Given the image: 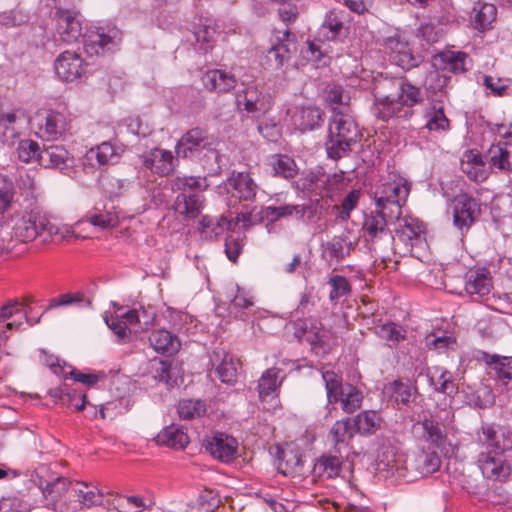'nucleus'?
<instances>
[{
    "instance_id": "nucleus-41",
    "label": "nucleus",
    "mask_w": 512,
    "mask_h": 512,
    "mask_svg": "<svg viewBox=\"0 0 512 512\" xmlns=\"http://www.w3.org/2000/svg\"><path fill=\"white\" fill-rule=\"evenodd\" d=\"M69 160L68 151L62 146L44 148L39 154V164L44 167L63 169Z\"/></svg>"
},
{
    "instance_id": "nucleus-6",
    "label": "nucleus",
    "mask_w": 512,
    "mask_h": 512,
    "mask_svg": "<svg viewBox=\"0 0 512 512\" xmlns=\"http://www.w3.org/2000/svg\"><path fill=\"white\" fill-rule=\"evenodd\" d=\"M478 443L482 451L502 455L512 452V429L506 426L483 425Z\"/></svg>"
},
{
    "instance_id": "nucleus-7",
    "label": "nucleus",
    "mask_w": 512,
    "mask_h": 512,
    "mask_svg": "<svg viewBox=\"0 0 512 512\" xmlns=\"http://www.w3.org/2000/svg\"><path fill=\"white\" fill-rule=\"evenodd\" d=\"M453 223L460 230H468L481 213L479 202L468 195L460 193L452 201Z\"/></svg>"
},
{
    "instance_id": "nucleus-30",
    "label": "nucleus",
    "mask_w": 512,
    "mask_h": 512,
    "mask_svg": "<svg viewBox=\"0 0 512 512\" xmlns=\"http://www.w3.org/2000/svg\"><path fill=\"white\" fill-rule=\"evenodd\" d=\"M120 155L110 142H102L96 147H92L85 154V160L92 166H105L114 164L118 161Z\"/></svg>"
},
{
    "instance_id": "nucleus-43",
    "label": "nucleus",
    "mask_w": 512,
    "mask_h": 512,
    "mask_svg": "<svg viewBox=\"0 0 512 512\" xmlns=\"http://www.w3.org/2000/svg\"><path fill=\"white\" fill-rule=\"evenodd\" d=\"M354 429L364 435L374 434L381 426L382 418L378 412L367 410L352 419Z\"/></svg>"
},
{
    "instance_id": "nucleus-49",
    "label": "nucleus",
    "mask_w": 512,
    "mask_h": 512,
    "mask_svg": "<svg viewBox=\"0 0 512 512\" xmlns=\"http://www.w3.org/2000/svg\"><path fill=\"white\" fill-rule=\"evenodd\" d=\"M306 207L303 205H281V206H267L264 208L263 213L266 219L275 222L281 218L291 217L296 214L299 218H303Z\"/></svg>"
},
{
    "instance_id": "nucleus-2",
    "label": "nucleus",
    "mask_w": 512,
    "mask_h": 512,
    "mask_svg": "<svg viewBox=\"0 0 512 512\" xmlns=\"http://www.w3.org/2000/svg\"><path fill=\"white\" fill-rule=\"evenodd\" d=\"M325 143L327 154L332 159H340L351 151V146L358 141V126L347 111L334 108Z\"/></svg>"
},
{
    "instance_id": "nucleus-29",
    "label": "nucleus",
    "mask_w": 512,
    "mask_h": 512,
    "mask_svg": "<svg viewBox=\"0 0 512 512\" xmlns=\"http://www.w3.org/2000/svg\"><path fill=\"white\" fill-rule=\"evenodd\" d=\"M323 122V112L317 107H299L292 115L293 125L305 132L313 130Z\"/></svg>"
},
{
    "instance_id": "nucleus-55",
    "label": "nucleus",
    "mask_w": 512,
    "mask_h": 512,
    "mask_svg": "<svg viewBox=\"0 0 512 512\" xmlns=\"http://www.w3.org/2000/svg\"><path fill=\"white\" fill-rule=\"evenodd\" d=\"M274 175L285 179L293 178L298 173L295 161L287 155H278L272 161Z\"/></svg>"
},
{
    "instance_id": "nucleus-57",
    "label": "nucleus",
    "mask_w": 512,
    "mask_h": 512,
    "mask_svg": "<svg viewBox=\"0 0 512 512\" xmlns=\"http://www.w3.org/2000/svg\"><path fill=\"white\" fill-rule=\"evenodd\" d=\"M426 128L430 131H445L449 128V120L442 106H432L426 112Z\"/></svg>"
},
{
    "instance_id": "nucleus-48",
    "label": "nucleus",
    "mask_w": 512,
    "mask_h": 512,
    "mask_svg": "<svg viewBox=\"0 0 512 512\" xmlns=\"http://www.w3.org/2000/svg\"><path fill=\"white\" fill-rule=\"evenodd\" d=\"M473 26L475 29L485 31L491 28L495 21L497 9L493 4L484 3L473 9Z\"/></svg>"
},
{
    "instance_id": "nucleus-63",
    "label": "nucleus",
    "mask_w": 512,
    "mask_h": 512,
    "mask_svg": "<svg viewBox=\"0 0 512 512\" xmlns=\"http://www.w3.org/2000/svg\"><path fill=\"white\" fill-rule=\"evenodd\" d=\"M216 30L211 24H203L200 28L194 32V37L197 43L201 44L200 49L206 52L211 48V44L214 42Z\"/></svg>"
},
{
    "instance_id": "nucleus-28",
    "label": "nucleus",
    "mask_w": 512,
    "mask_h": 512,
    "mask_svg": "<svg viewBox=\"0 0 512 512\" xmlns=\"http://www.w3.org/2000/svg\"><path fill=\"white\" fill-rule=\"evenodd\" d=\"M344 454L334 453L333 450L322 455L314 464L313 475L326 479L337 477L342 469Z\"/></svg>"
},
{
    "instance_id": "nucleus-25",
    "label": "nucleus",
    "mask_w": 512,
    "mask_h": 512,
    "mask_svg": "<svg viewBox=\"0 0 512 512\" xmlns=\"http://www.w3.org/2000/svg\"><path fill=\"white\" fill-rule=\"evenodd\" d=\"M83 222L90 223L102 230L112 229L119 225V215L114 207L106 208L105 206H94L85 214L78 225Z\"/></svg>"
},
{
    "instance_id": "nucleus-11",
    "label": "nucleus",
    "mask_w": 512,
    "mask_h": 512,
    "mask_svg": "<svg viewBox=\"0 0 512 512\" xmlns=\"http://www.w3.org/2000/svg\"><path fill=\"white\" fill-rule=\"evenodd\" d=\"M211 145V137L207 130L195 127L182 135L175 147V152L178 157L190 158L208 149Z\"/></svg>"
},
{
    "instance_id": "nucleus-26",
    "label": "nucleus",
    "mask_w": 512,
    "mask_h": 512,
    "mask_svg": "<svg viewBox=\"0 0 512 512\" xmlns=\"http://www.w3.org/2000/svg\"><path fill=\"white\" fill-rule=\"evenodd\" d=\"M485 361L489 365L491 374L505 387L512 390V357H500L498 355L485 354Z\"/></svg>"
},
{
    "instance_id": "nucleus-51",
    "label": "nucleus",
    "mask_w": 512,
    "mask_h": 512,
    "mask_svg": "<svg viewBox=\"0 0 512 512\" xmlns=\"http://www.w3.org/2000/svg\"><path fill=\"white\" fill-rule=\"evenodd\" d=\"M322 378L325 382L328 402L331 404L337 403L345 389V385L342 384V377L334 371H325L322 373Z\"/></svg>"
},
{
    "instance_id": "nucleus-64",
    "label": "nucleus",
    "mask_w": 512,
    "mask_h": 512,
    "mask_svg": "<svg viewBox=\"0 0 512 512\" xmlns=\"http://www.w3.org/2000/svg\"><path fill=\"white\" fill-rule=\"evenodd\" d=\"M29 505L22 499L14 496L0 499V512H28Z\"/></svg>"
},
{
    "instance_id": "nucleus-61",
    "label": "nucleus",
    "mask_w": 512,
    "mask_h": 512,
    "mask_svg": "<svg viewBox=\"0 0 512 512\" xmlns=\"http://www.w3.org/2000/svg\"><path fill=\"white\" fill-rule=\"evenodd\" d=\"M41 151L38 143L29 139L20 141L17 148L18 158L26 163L34 159L39 162V154Z\"/></svg>"
},
{
    "instance_id": "nucleus-15",
    "label": "nucleus",
    "mask_w": 512,
    "mask_h": 512,
    "mask_svg": "<svg viewBox=\"0 0 512 512\" xmlns=\"http://www.w3.org/2000/svg\"><path fill=\"white\" fill-rule=\"evenodd\" d=\"M28 121V115L23 109L0 114V138L3 143L12 145L20 136L23 124Z\"/></svg>"
},
{
    "instance_id": "nucleus-18",
    "label": "nucleus",
    "mask_w": 512,
    "mask_h": 512,
    "mask_svg": "<svg viewBox=\"0 0 512 512\" xmlns=\"http://www.w3.org/2000/svg\"><path fill=\"white\" fill-rule=\"evenodd\" d=\"M211 363L223 383L233 384L237 380V362L234 357L224 349H215L211 356Z\"/></svg>"
},
{
    "instance_id": "nucleus-47",
    "label": "nucleus",
    "mask_w": 512,
    "mask_h": 512,
    "mask_svg": "<svg viewBox=\"0 0 512 512\" xmlns=\"http://www.w3.org/2000/svg\"><path fill=\"white\" fill-rule=\"evenodd\" d=\"M171 188L182 193L191 192V194H197V192L206 190L208 183L205 177L177 176L172 179Z\"/></svg>"
},
{
    "instance_id": "nucleus-60",
    "label": "nucleus",
    "mask_w": 512,
    "mask_h": 512,
    "mask_svg": "<svg viewBox=\"0 0 512 512\" xmlns=\"http://www.w3.org/2000/svg\"><path fill=\"white\" fill-rule=\"evenodd\" d=\"M78 488L75 490L77 496L80 500V503L87 508H90L94 505H99L103 499V493L99 490L92 489L88 490V485L86 483H78Z\"/></svg>"
},
{
    "instance_id": "nucleus-33",
    "label": "nucleus",
    "mask_w": 512,
    "mask_h": 512,
    "mask_svg": "<svg viewBox=\"0 0 512 512\" xmlns=\"http://www.w3.org/2000/svg\"><path fill=\"white\" fill-rule=\"evenodd\" d=\"M281 370L276 367L267 369L258 381V396L260 401H265L269 396L275 399L278 395V390L283 381V377L279 378Z\"/></svg>"
},
{
    "instance_id": "nucleus-23",
    "label": "nucleus",
    "mask_w": 512,
    "mask_h": 512,
    "mask_svg": "<svg viewBox=\"0 0 512 512\" xmlns=\"http://www.w3.org/2000/svg\"><path fill=\"white\" fill-rule=\"evenodd\" d=\"M226 185L231 195L239 200H252L256 195L257 184L248 173H233L227 179Z\"/></svg>"
},
{
    "instance_id": "nucleus-22",
    "label": "nucleus",
    "mask_w": 512,
    "mask_h": 512,
    "mask_svg": "<svg viewBox=\"0 0 512 512\" xmlns=\"http://www.w3.org/2000/svg\"><path fill=\"white\" fill-rule=\"evenodd\" d=\"M69 486L70 481L64 477H58L52 482H48L42 490L46 505L56 512H68V507L61 501V498L68 491Z\"/></svg>"
},
{
    "instance_id": "nucleus-12",
    "label": "nucleus",
    "mask_w": 512,
    "mask_h": 512,
    "mask_svg": "<svg viewBox=\"0 0 512 512\" xmlns=\"http://www.w3.org/2000/svg\"><path fill=\"white\" fill-rule=\"evenodd\" d=\"M384 48L391 60L404 70H410L419 64V59L414 56L408 41L399 34L387 37Z\"/></svg>"
},
{
    "instance_id": "nucleus-59",
    "label": "nucleus",
    "mask_w": 512,
    "mask_h": 512,
    "mask_svg": "<svg viewBox=\"0 0 512 512\" xmlns=\"http://www.w3.org/2000/svg\"><path fill=\"white\" fill-rule=\"evenodd\" d=\"M73 304H83L87 307H91L92 300L90 298L85 297V295L81 292L66 293L60 295L59 297L51 299L49 302V308L68 306Z\"/></svg>"
},
{
    "instance_id": "nucleus-27",
    "label": "nucleus",
    "mask_w": 512,
    "mask_h": 512,
    "mask_svg": "<svg viewBox=\"0 0 512 512\" xmlns=\"http://www.w3.org/2000/svg\"><path fill=\"white\" fill-rule=\"evenodd\" d=\"M119 36L117 30H111L105 33L100 30L89 31L84 35V47L88 53L100 54L105 50H110L116 43Z\"/></svg>"
},
{
    "instance_id": "nucleus-35",
    "label": "nucleus",
    "mask_w": 512,
    "mask_h": 512,
    "mask_svg": "<svg viewBox=\"0 0 512 512\" xmlns=\"http://www.w3.org/2000/svg\"><path fill=\"white\" fill-rule=\"evenodd\" d=\"M203 199L198 194L180 193L174 202V210L184 218L194 219L200 214Z\"/></svg>"
},
{
    "instance_id": "nucleus-56",
    "label": "nucleus",
    "mask_w": 512,
    "mask_h": 512,
    "mask_svg": "<svg viewBox=\"0 0 512 512\" xmlns=\"http://www.w3.org/2000/svg\"><path fill=\"white\" fill-rule=\"evenodd\" d=\"M153 502L145 503L144 499L137 495L120 496L115 509L118 512H142L145 509H150Z\"/></svg>"
},
{
    "instance_id": "nucleus-62",
    "label": "nucleus",
    "mask_w": 512,
    "mask_h": 512,
    "mask_svg": "<svg viewBox=\"0 0 512 512\" xmlns=\"http://www.w3.org/2000/svg\"><path fill=\"white\" fill-rule=\"evenodd\" d=\"M328 283L332 287L329 294V299L331 301H336L340 297L348 295L351 291L350 283L344 276L334 275L329 279Z\"/></svg>"
},
{
    "instance_id": "nucleus-21",
    "label": "nucleus",
    "mask_w": 512,
    "mask_h": 512,
    "mask_svg": "<svg viewBox=\"0 0 512 512\" xmlns=\"http://www.w3.org/2000/svg\"><path fill=\"white\" fill-rule=\"evenodd\" d=\"M352 243L341 236H334L322 243L321 257L329 266L338 265L350 255Z\"/></svg>"
},
{
    "instance_id": "nucleus-20",
    "label": "nucleus",
    "mask_w": 512,
    "mask_h": 512,
    "mask_svg": "<svg viewBox=\"0 0 512 512\" xmlns=\"http://www.w3.org/2000/svg\"><path fill=\"white\" fill-rule=\"evenodd\" d=\"M38 118L40 120L38 124L39 133L41 137L48 140L57 139L67 128L66 118L62 113L49 110L39 114Z\"/></svg>"
},
{
    "instance_id": "nucleus-24",
    "label": "nucleus",
    "mask_w": 512,
    "mask_h": 512,
    "mask_svg": "<svg viewBox=\"0 0 512 512\" xmlns=\"http://www.w3.org/2000/svg\"><path fill=\"white\" fill-rule=\"evenodd\" d=\"M204 87L215 93H227L237 85L235 76L220 69L208 70L202 77Z\"/></svg>"
},
{
    "instance_id": "nucleus-5",
    "label": "nucleus",
    "mask_w": 512,
    "mask_h": 512,
    "mask_svg": "<svg viewBox=\"0 0 512 512\" xmlns=\"http://www.w3.org/2000/svg\"><path fill=\"white\" fill-rule=\"evenodd\" d=\"M397 221H400V219H390L379 208L377 211H372L365 215L362 231L365 241L370 245V249L376 250L380 241L390 242L393 239L388 225Z\"/></svg>"
},
{
    "instance_id": "nucleus-16",
    "label": "nucleus",
    "mask_w": 512,
    "mask_h": 512,
    "mask_svg": "<svg viewBox=\"0 0 512 512\" xmlns=\"http://www.w3.org/2000/svg\"><path fill=\"white\" fill-rule=\"evenodd\" d=\"M356 433L351 418L336 421L329 432L332 450L337 454H348L349 444Z\"/></svg>"
},
{
    "instance_id": "nucleus-54",
    "label": "nucleus",
    "mask_w": 512,
    "mask_h": 512,
    "mask_svg": "<svg viewBox=\"0 0 512 512\" xmlns=\"http://www.w3.org/2000/svg\"><path fill=\"white\" fill-rule=\"evenodd\" d=\"M205 403L198 399H183L178 404V414L182 419H194L204 415Z\"/></svg>"
},
{
    "instance_id": "nucleus-3",
    "label": "nucleus",
    "mask_w": 512,
    "mask_h": 512,
    "mask_svg": "<svg viewBox=\"0 0 512 512\" xmlns=\"http://www.w3.org/2000/svg\"><path fill=\"white\" fill-rule=\"evenodd\" d=\"M410 192V184L400 176L393 175L382 181L375 189L377 208L382 209L390 219H401L402 206Z\"/></svg>"
},
{
    "instance_id": "nucleus-46",
    "label": "nucleus",
    "mask_w": 512,
    "mask_h": 512,
    "mask_svg": "<svg viewBox=\"0 0 512 512\" xmlns=\"http://www.w3.org/2000/svg\"><path fill=\"white\" fill-rule=\"evenodd\" d=\"M419 424L421 425L425 439L428 442L436 447L443 445L447 434L442 423L431 416L430 418H424L419 422Z\"/></svg>"
},
{
    "instance_id": "nucleus-40",
    "label": "nucleus",
    "mask_w": 512,
    "mask_h": 512,
    "mask_svg": "<svg viewBox=\"0 0 512 512\" xmlns=\"http://www.w3.org/2000/svg\"><path fill=\"white\" fill-rule=\"evenodd\" d=\"M153 369V377L156 380L165 383L168 387H174L178 385L179 379L182 380L180 369L177 365H173L169 361L154 360Z\"/></svg>"
},
{
    "instance_id": "nucleus-13",
    "label": "nucleus",
    "mask_w": 512,
    "mask_h": 512,
    "mask_svg": "<svg viewBox=\"0 0 512 512\" xmlns=\"http://www.w3.org/2000/svg\"><path fill=\"white\" fill-rule=\"evenodd\" d=\"M85 71L84 61L76 52L64 51L55 61V72L65 82H73L79 79Z\"/></svg>"
},
{
    "instance_id": "nucleus-8",
    "label": "nucleus",
    "mask_w": 512,
    "mask_h": 512,
    "mask_svg": "<svg viewBox=\"0 0 512 512\" xmlns=\"http://www.w3.org/2000/svg\"><path fill=\"white\" fill-rule=\"evenodd\" d=\"M440 467V458L436 452L419 451L413 453L405 461L408 481L427 477L436 472Z\"/></svg>"
},
{
    "instance_id": "nucleus-14",
    "label": "nucleus",
    "mask_w": 512,
    "mask_h": 512,
    "mask_svg": "<svg viewBox=\"0 0 512 512\" xmlns=\"http://www.w3.org/2000/svg\"><path fill=\"white\" fill-rule=\"evenodd\" d=\"M478 465L482 474L492 480L506 479L511 473V465L503 459L502 454L481 450L478 456Z\"/></svg>"
},
{
    "instance_id": "nucleus-37",
    "label": "nucleus",
    "mask_w": 512,
    "mask_h": 512,
    "mask_svg": "<svg viewBox=\"0 0 512 512\" xmlns=\"http://www.w3.org/2000/svg\"><path fill=\"white\" fill-rule=\"evenodd\" d=\"M344 27L342 12L329 11L319 28L318 36L324 40L334 41L341 34Z\"/></svg>"
},
{
    "instance_id": "nucleus-34",
    "label": "nucleus",
    "mask_w": 512,
    "mask_h": 512,
    "mask_svg": "<svg viewBox=\"0 0 512 512\" xmlns=\"http://www.w3.org/2000/svg\"><path fill=\"white\" fill-rule=\"evenodd\" d=\"M397 233L403 240L410 242L411 246L425 241L426 228L422 221L414 217H405L399 225Z\"/></svg>"
},
{
    "instance_id": "nucleus-19",
    "label": "nucleus",
    "mask_w": 512,
    "mask_h": 512,
    "mask_svg": "<svg viewBox=\"0 0 512 512\" xmlns=\"http://www.w3.org/2000/svg\"><path fill=\"white\" fill-rule=\"evenodd\" d=\"M142 164L151 172L166 176L173 171V154L171 151L155 148L141 156Z\"/></svg>"
},
{
    "instance_id": "nucleus-32",
    "label": "nucleus",
    "mask_w": 512,
    "mask_h": 512,
    "mask_svg": "<svg viewBox=\"0 0 512 512\" xmlns=\"http://www.w3.org/2000/svg\"><path fill=\"white\" fill-rule=\"evenodd\" d=\"M155 441L159 445L181 450L189 444V437L183 428L172 424L161 430L155 437Z\"/></svg>"
},
{
    "instance_id": "nucleus-17",
    "label": "nucleus",
    "mask_w": 512,
    "mask_h": 512,
    "mask_svg": "<svg viewBox=\"0 0 512 512\" xmlns=\"http://www.w3.org/2000/svg\"><path fill=\"white\" fill-rule=\"evenodd\" d=\"M492 277L486 269H472L465 276V291L470 297L482 298L491 292Z\"/></svg>"
},
{
    "instance_id": "nucleus-36",
    "label": "nucleus",
    "mask_w": 512,
    "mask_h": 512,
    "mask_svg": "<svg viewBox=\"0 0 512 512\" xmlns=\"http://www.w3.org/2000/svg\"><path fill=\"white\" fill-rule=\"evenodd\" d=\"M150 345L153 349L162 354L172 355L178 352L180 342L178 338L167 330L153 331L149 337Z\"/></svg>"
},
{
    "instance_id": "nucleus-42",
    "label": "nucleus",
    "mask_w": 512,
    "mask_h": 512,
    "mask_svg": "<svg viewBox=\"0 0 512 512\" xmlns=\"http://www.w3.org/2000/svg\"><path fill=\"white\" fill-rule=\"evenodd\" d=\"M468 56L464 52L455 51H444L439 53L436 57V61L441 62V69L448 70L449 72L458 74L463 73L467 70L466 60Z\"/></svg>"
},
{
    "instance_id": "nucleus-1",
    "label": "nucleus",
    "mask_w": 512,
    "mask_h": 512,
    "mask_svg": "<svg viewBox=\"0 0 512 512\" xmlns=\"http://www.w3.org/2000/svg\"><path fill=\"white\" fill-rule=\"evenodd\" d=\"M375 90L372 113L382 121L411 117V108L423 100L420 88L403 79H384Z\"/></svg>"
},
{
    "instance_id": "nucleus-53",
    "label": "nucleus",
    "mask_w": 512,
    "mask_h": 512,
    "mask_svg": "<svg viewBox=\"0 0 512 512\" xmlns=\"http://www.w3.org/2000/svg\"><path fill=\"white\" fill-rule=\"evenodd\" d=\"M373 329L375 334H377L380 338L391 342L393 345L398 344L406 337L405 330L402 328V326L393 322L376 325Z\"/></svg>"
},
{
    "instance_id": "nucleus-9",
    "label": "nucleus",
    "mask_w": 512,
    "mask_h": 512,
    "mask_svg": "<svg viewBox=\"0 0 512 512\" xmlns=\"http://www.w3.org/2000/svg\"><path fill=\"white\" fill-rule=\"evenodd\" d=\"M203 447L216 460L228 463L236 458L238 441L222 432H214L203 440Z\"/></svg>"
},
{
    "instance_id": "nucleus-45",
    "label": "nucleus",
    "mask_w": 512,
    "mask_h": 512,
    "mask_svg": "<svg viewBox=\"0 0 512 512\" xmlns=\"http://www.w3.org/2000/svg\"><path fill=\"white\" fill-rule=\"evenodd\" d=\"M291 57L288 44L276 43L266 53L263 65L266 69L277 70Z\"/></svg>"
},
{
    "instance_id": "nucleus-4",
    "label": "nucleus",
    "mask_w": 512,
    "mask_h": 512,
    "mask_svg": "<svg viewBox=\"0 0 512 512\" xmlns=\"http://www.w3.org/2000/svg\"><path fill=\"white\" fill-rule=\"evenodd\" d=\"M12 237L22 243L35 240L42 232L53 234L54 226L42 213L36 211L14 214L11 218Z\"/></svg>"
},
{
    "instance_id": "nucleus-44",
    "label": "nucleus",
    "mask_w": 512,
    "mask_h": 512,
    "mask_svg": "<svg viewBox=\"0 0 512 512\" xmlns=\"http://www.w3.org/2000/svg\"><path fill=\"white\" fill-rule=\"evenodd\" d=\"M243 102L238 100V104H243L244 110L249 113L266 112L269 109V103L265 95L255 87H248L243 92Z\"/></svg>"
},
{
    "instance_id": "nucleus-58",
    "label": "nucleus",
    "mask_w": 512,
    "mask_h": 512,
    "mask_svg": "<svg viewBox=\"0 0 512 512\" xmlns=\"http://www.w3.org/2000/svg\"><path fill=\"white\" fill-rule=\"evenodd\" d=\"M15 191L12 180L0 174V215L8 211L13 203Z\"/></svg>"
},
{
    "instance_id": "nucleus-39",
    "label": "nucleus",
    "mask_w": 512,
    "mask_h": 512,
    "mask_svg": "<svg viewBox=\"0 0 512 512\" xmlns=\"http://www.w3.org/2000/svg\"><path fill=\"white\" fill-rule=\"evenodd\" d=\"M199 225L203 238L207 240H217L230 228L231 224L225 217L212 218L203 216Z\"/></svg>"
},
{
    "instance_id": "nucleus-10",
    "label": "nucleus",
    "mask_w": 512,
    "mask_h": 512,
    "mask_svg": "<svg viewBox=\"0 0 512 512\" xmlns=\"http://www.w3.org/2000/svg\"><path fill=\"white\" fill-rule=\"evenodd\" d=\"M56 31L65 43H75L83 36V26L77 11L57 8L54 16Z\"/></svg>"
},
{
    "instance_id": "nucleus-52",
    "label": "nucleus",
    "mask_w": 512,
    "mask_h": 512,
    "mask_svg": "<svg viewBox=\"0 0 512 512\" xmlns=\"http://www.w3.org/2000/svg\"><path fill=\"white\" fill-rule=\"evenodd\" d=\"M362 399V393L356 387L346 384L338 402L341 403L344 412L353 413L360 408Z\"/></svg>"
},
{
    "instance_id": "nucleus-38",
    "label": "nucleus",
    "mask_w": 512,
    "mask_h": 512,
    "mask_svg": "<svg viewBox=\"0 0 512 512\" xmlns=\"http://www.w3.org/2000/svg\"><path fill=\"white\" fill-rule=\"evenodd\" d=\"M279 470L286 476H303L304 464L301 455L294 450H283L279 457Z\"/></svg>"
},
{
    "instance_id": "nucleus-31",
    "label": "nucleus",
    "mask_w": 512,
    "mask_h": 512,
    "mask_svg": "<svg viewBox=\"0 0 512 512\" xmlns=\"http://www.w3.org/2000/svg\"><path fill=\"white\" fill-rule=\"evenodd\" d=\"M488 163L491 167L503 171H512V143L499 142L487 151Z\"/></svg>"
},
{
    "instance_id": "nucleus-50",
    "label": "nucleus",
    "mask_w": 512,
    "mask_h": 512,
    "mask_svg": "<svg viewBox=\"0 0 512 512\" xmlns=\"http://www.w3.org/2000/svg\"><path fill=\"white\" fill-rule=\"evenodd\" d=\"M118 309L115 315L105 316V323L116 335L117 339L121 343H127L131 340L132 329L127 326V322L123 320V316Z\"/></svg>"
}]
</instances>
